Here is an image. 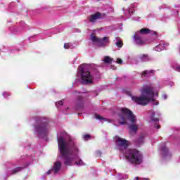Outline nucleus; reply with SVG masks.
<instances>
[{"label": "nucleus", "instance_id": "obj_30", "mask_svg": "<svg viewBox=\"0 0 180 180\" xmlns=\"http://www.w3.org/2000/svg\"><path fill=\"white\" fill-rule=\"evenodd\" d=\"M90 137L89 134L84 135V140H89Z\"/></svg>", "mask_w": 180, "mask_h": 180}, {"label": "nucleus", "instance_id": "obj_5", "mask_svg": "<svg viewBox=\"0 0 180 180\" xmlns=\"http://www.w3.org/2000/svg\"><path fill=\"white\" fill-rule=\"evenodd\" d=\"M35 124H34V134L39 139H46L50 133V124L49 121L41 117H35Z\"/></svg>", "mask_w": 180, "mask_h": 180}, {"label": "nucleus", "instance_id": "obj_25", "mask_svg": "<svg viewBox=\"0 0 180 180\" xmlns=\"http://www.w3.org/2000/svg\"><path fill=\"white\" fill-rule=\"evenodd\" d=\"M129 178V176L127 174H119L117 176L118 179H127Z\"/></svg>", "mask_w": 180, "mask_h": 180}, {"label": "nucleus", "instance_id": "obj_9", "mask_svg": "<svg viewBox=\"0 0 180 180\" xmlns=\"http://www.w3.org/2000/svg\"><path fill=\"white\" fill-rule=\"evenodd\" d=\"M103 18H105V14L97 12L95 14L91 15L89 18V22H91V23H95L98 19H103Z\"/></svg>", "mask_w": 180, "mask_h": 180}, {"label": "nucleus", "instance_id": "obj_8", "mask_svg": "<svg viewBox=\"0 0 180 180\" xmlns=\"http://www.w3.org/2000/svg\"><path fill=\"white\" fill-rule=\"evenodd\" d=\"M159 150L162 156L163 160H169L172 155L169 153V150L167 149V146H165V143L163 145H160L159 147Z\"/></svg>", "mask_w": 180, "mask_h": 180}, {"label": "nucleus", "instance_id": "obj_11", "mask_svg": "<svg viewBox=\"0 0 180 180\" xmlns=\"http://www.w3.org/2000/svg\"><path fill=\"white\" fill-rule=\"evenodd\" d=\"M109 37H104L103 38H100L98 42L99 47H105V46H109Z\"/></svg>", "mask_w": 180, "mask_h": 180}, {"label": "nucleus", "instance_id": "obj_35", "mask_svg": "<svg viewBox=\"0 0 180 180\" xmlns=\"http://www.w3.org/2000/svg\"><path fill=\"white\" fill-rule=\"evenodd\" d=\"M169 84L171 87L174 86V82H170Z\"/></svg>", "mask_w": 180, "mask_h": 180}, {"label": "nucleus", "instance_id": "obj_22", "mask_svg": "<svg viewBox=\"0 0 180 180\" xmlns=\"http://www.w3.org/2000/svg\"><path fill=\"white\" fill-rule=\"evenodd\" d=\"M77 103L80 109L84 108V99H82V97H79L77 100Z\"/></svg>", "mask_w": 180, "mask_h": 180}, {"label": "nucleus", "instance_id": "obj_29", "mask_svg": "<svg viewBox=\"0 0 180 180\" xmlns=\"http://www.w3.org/2000/svg\"><path fill=\"white\" fill-rule=\"evenodd\" d=\"M4 98H8V96H11V94L9 93L4 92L3 93Z\"/></svg>", "mask_w": 180, "mask_h": 180}, {"label": "nucleus", "instance_id": "obj_16", "mask_svg": "<svg viewBox=\"0 0 180 180\" xmlns=\"http://www.w3.org/2000/svg\"><path fill=\"white\" fill-rule=\"evenodd\" d=\"M53 174H58V171L61 169V162L56 161L53 167Z\"/></svg>", "mask_w": 180, "mask_h": 180}, {"label": "nucleus", "instance_id": "obj_14", "mask_svg": "<svg viewBox=\"0 0 180 180\" xmlns=\"http://www.w3.org/2000/svg\"><path fill=\"white\" fill-rule=\"evenodd\" d=\"M146 136L143 134L140 135V136L135 141V144L137 147H140L145 142L144 139Z\"/></svg>", "mask_w": 180, "mask_h": 180}, {"label": "nucleus", "instance_id": "obj_1", "mask_svg": "<svg viewBox=\"0 0 180 180\" xmlns=\"http://www.w3.org/2000/svg\"><path fill=\"white\" fill-rule=\"evenodd\" d=\"M59 153L63 158L65 165H85L79 159V145L75 139L72 138L65 131L57 134Z\"/></svg>", "mask_w": 180, "mask_h": 180}, {"label": "nucleus", "instance_id": "obj_39", "mask_svg": "<svg viewBox=\"0 0 180 180\" xmlns=\"http://www.w3.org/2000/svg\"><path fill=\"white\" fill-rule=\"evenodd\" d=\"M156 96H158V94H156Z\"/></svg>", "mask_w": 180, "mask_h": 180}, {"label": "nucleus", "instance_id": "obj_4", "mask_svg": "<svg viewBox=\"0 0 180 180\" xmlns=\"http://www.w3.org/2000/svg\"><path fill=\"white\" fill-rule=\"evenodd\" d=\"M154 89L150 86H144L142 89H141V96H132L131 99L137 103V105H141L142 106H146L152 101V105H158L159 102L154 100Z\"/></svg>", "mask_w": 180, "mask_h": 180}, {"label": "nucleus", "instance_id": "obj_28", "mask_svg": "<svg viewBox=\"0 0 180 180\" xmlns=\"http://www.w3.org/2000/svg\"><path fill=\"white\" fill-rule=\"evenodd\" d=\"M116 63L117 64H123V60L121 58H117Z\"/></svg>", "mask_w": 180, "mask_h": 180}, {"label": "nucleus", "instance_id": "obj_19", "mask_svg": "<svg viewBox=\"0 0 180 180\" xmlns=\"http://www.w3.org/2000/svg\"><path fill=\"white\" fill-rule=\"evenodd\" d=\"M150 113H151L150 115V122H153L154 123H158L160 120L157 117H154L155 116V112H154L153 111H151Z\"/></svg>", "mask_w": 180, "mask_h": 180}, {"label": "nucleus", "instance_id": "obj_36", "mask_svg": "<svg viewBox=\"0 0 180 180\" xmlns=\"http://www.w3.org/2000/svg\"><path fill=\"white\" fill-rule=\"evenodd\" d=\"M111 69H112V70H116V67H115V66H111Z\"/></svg>", "mask_w": 180, "mask_h": 180}, {"label": "nucleus", "instance_id": "obj_2", "mask_svg": "<svg viewBox=\"0 0 180 180\" xmlns=\"http://www.w3.org/2000/svg\"><path fill=\"white\" fill-rule=\"evenodd\" d=\"M114 141H115L117 148L120 151L125 150V153L123 152V154L130 164L134 165V167H137V165H141V164H143V154L136 149H127V146H129V144L126 139H122L119 136H115Z\"/></svg>", "mask_w": 180, "mask_h": 180}, {"label": "nucleus", "instance_id": "obj_13", "mask_svg": "<svg viewBox=\"0 0 180 180\" xmlns=\"http://www.w3.org/2000/svg\"><path fill=\"white\" fill-rule=\"evenodd\" d=\"M100 39L101 38L95 36V34H91L90 41H91V43H93V44H97V46H98Z\"/></svg>", "mask_w": 180, "mask_h": 180}, {"label": "nucleus", "instance_id": "obj_20", "mask_svg": "<svg viewBox=\"0 0 180 180\" xmlns=\"http://www.w3.org/2000/svg\"><path fill=\"white\" fill-rule=\"evenodd\" d=\"M114 41H115V45L117 46V47H119V48L123 47V42L122 41V39H120V37H116Z\"/></svg>", "mask_w": 180, "mask_h": 180}, {"label": "nucleus", "instance_id": "obj_31", "mask_svg": "<svg viewBox=\"0 0 180 180\" xmlns=\"http://www.w3.org/2000/svg\"><path fill=\"white\" fill-rule=\"evenodd\" d=\"M53 172V169H50L45 173V175H50V174H51V172Z\"/></svg>", "mask_w": 180, "mask_h": 180}, {"label": "nucleus", "instance_id": "obj_17", "mask_svg": "<svg viewBox=\"0 0 180 180\" xmlns=\"http://www.w3.org/2000/svg\"><path fill=\"white\" fill-rule=\"evenodd\" d=\"M138 58L140 60V61H142V63L150 61V57H148V55L147 54L139 55L138 56Z\"/></svg>", "mask_w": 180, "mask_h": 180}, {"label": "nucleus", "instance_id": "obj_38", "mask_svg": "<svg viewBox=\"0 0 180 180\" xmlns=\"http://www.w3.org/2000/svg\"><path fill=\"white\" fill-rule=\"evenodd\" d=\"M70 110V108H67V110Z\"/></svg>", "mask_w": 180, "mask_h": 180}, {"label": "nucleus", "instance_id": "obj_32", "mask_svg": "<svg viewBox=\"0 0 180 180\" xmlns=\"http://www.w3.org/2000/svg\"><path fill=\"white\" fill-rule=\"evenodd\" d=\"M96 153V155H98V157H101V155H102V153L99 150H97Z\"/></svg>", "mask_w": 180, "mask_h": 180}, {"label": "nucleus", "instance_id": "obj_37", "mask_svg": "<svg viewBox=\"0 0 180 180\" xmlns=\"http://www.w3.org/2000/svg\"><path fill=\"white\" fill-rule=\"evenodd\" d=\"M140 180H148V179H140Z\"/></svg>", "mask_w": 180, "mask_h": 180}, {"label": "nucleus", "instance_id": "obj_7", "mask_svg": "<svg viewBox=\"0 0 180 180\" xmlns=\"http://www.w3.org/2000/svg\"><path fill=\"white\" fill-rule=\"evenodd\" d=\"M157 34V32L150 30L148 28H142L139 31L135 32L134 35V41L136 46H144L146 44V39H144L145 34Z\"/></svg>", "mask_w": 180, "mask_h": 180}, {"label": "nucleus", "instance_id": "obj_18", "mask_svg": "<svg viewBox=\"0 0 180 180\" xmlns=\"http://www.w3.org/2000/svg\"><path fill=\"white\" fill-rule=\"evenodd\" d=\"M171 66L174 71L180 72V65L176 62H172Z\"/></svg>", "mask_w": 180, "mask_h": 180}, {"label": "nucleus", "instance_id": "obj_27", "mask_svg": "<svg viewBox=\"0 0 180 180\" xmlns=\"http://www.w3.org/2000/svg\"><path fill=\"white\" fill-rule=\"evenodd\" d=\"M64 49H71V44L68 43H65L64 44Z\"/></svg>", "mask_w": 180, "mask_h": 180}, {"label": "nucleus", "instance_id": "obj_6", "mask_svg": "<svg viewBox=\"0 0 180 180\" xmlns=\"http://www.w3.org/2000/svg\"><path fill=\"white\" fill-rule=\"evenodd\" d=\"M92 67H95L94 64H83L79 67V73L81 74L82 84L88 85L94 82V77L91 75L89 70Z\"/></svg>", "mask_w": 180, "mask_h": 180}, {"label": "nucleus", "instance_id": "obj_40", "mask_svg": "<svg viewBox=\"0 0 180 180\" xmlns=\"http://www.w3.org/2000/svg\"><path fill=\"white\" fill-rule=\"evenodd\" d=\"M158 116H160V114H158Z\"/></svg>", "mask_w": 180, "mask_h": 180}, {"label": "nucleus", "instance_id": "obj_26", "mask_svg": "<svg viewBox=\"0 0 180 180\" xmlns=\"http://www.w3.org/2000/svg\"><path fill=\"white\" fill-rule=\"evenodd\" d=\"M63 100H62V101H60L56 103V108H60V106H63Z\"/></svg>", "mask_w": 180, "mask_h": 180}, {"label": "nucleus", "instance_id": "obj_23", "mask_svg": "<svg viewBox=\"0 0 180 180\" xmlns=\"http://www.w3.org/2000/svg\"><path fill=\"white\" fill-rule=\"evenodd\" d=\"M103 61V63H105V64H110V63L113 61V58H110V56H105Z\"/></svg>", "mask_w": 180, "mask_h": 180}, {"label": "nucleus", "instance_id": "obj_3", "mask_svg": "<svg viewBox=\"0 0 180 180\" xmlns=\"http://www.w3.org/2000/svg\"><path fill=\"white\" fill-rule=\"evenodd\" d=\"M118 117L120 124H129V122H130V123H131L129 126L130 132L137 133V130H139V125L136 124V122H137V117L133 114L131 110L127 108H121L118 112Z\"/></svg>", "mask_w": 180, "mask_h": 180}, {"label": "nucleus", "instance_id": "obj_12", "mask_svg": "<svg viewBox=\"0 0 180 180\" xmlns=\"http://www.w3.org/2000/svg\"><path fill=\"white\" fill-rule=\"evenodd\" d=\"M155 74V70H145L142 72L141 77H144L145 78H148V77H153Z\"/></svg>", "mask_w": 180, "mask_h": 180}, {"label": "nucleus", "instance_id": "obj_21", "mask_svg": "<svg viewBox=\"0 0 180 180\" xmlns=\"http://www.w3.org/2000/svg\"><path fill=\"white\" fill-rule=\"evenodd\" d=\"M20 171H23V167H16V168L13 169V170H11L10 175H15V174H18V173L20 172Z\"/></svg>", "mask_w": 180, "mask_h": 180}, {"label": "nucleus", "instance_id": "obj_10", "mask_svg": "<svg viewBox=\"0 0 180 180\" xmlns=\"http://www.w3.org/2000/svg\"><path fill=\"white\" fill-rule=\"evenodd\" d=\"M123 11L125 18H127V19H130L131 15L134 14V4L131 5L127 9H124Z\"/></svg>", "mask_w": 180, "mask_h": 180}, {"label": "nucleus", "instance_id": "obj_24", "mask_svg": "<svg viewBox=\"0 0 180 180\" xmlns=\"http://www.w3.org/2000/svg\"><path fill=\"white\" fill-rule=\"evenodd\" d=\"M95 117L96 119H97V120H100L101 122V120H104V121L107 120V122H109L110 123V120H106L105 118L102 117L101 115H96Z\"/></svg>", "mask_w": 180, "mask_h": 180}, {"label": "nucleus", "instance_id": "obj_33", "mask_svg": "<svg viewBox=\"0 0 180 180\" xmlns=\"http://www.w3.org/2000/svg\"><path fill=\"white\" fill-rule=\"evenodd\" d=\"M154 127H155V129H160V128H161V126H160V125L155 124L154 125Z\"/></svg>", "mask_w": 180, "mask_h": 180}, {"label": "nucleus", "instance_id": "obj_15", "mask_svg": "<svg viewBox=\"0 0 180 180\" xmlns=\"http://www.w3.org/2000/svg\"><path fill=\"white\" fill-rule=\"evenodd\" d=\"M168 46H169L168 44L160 43L154 47V50L155 51H162V50H164L165 47Z\"/></svg>", "mask_w": 180, "mask_h": 180}, {"label": "nucleus", "instance_id": "obj_34", "mask_svg": "<svg viewBox=\"0 0 180 180\" xmlns=\"http://www.w3.org/2000/svg\"><path fill=\"white\" fill-rule=\"evenodd\" d=\"M162 98H163V99H167V98H168V96H167V94H163L162 95Z\"/></svg>", "mask_w": 180, "mask_h": 180}]
</instances>
